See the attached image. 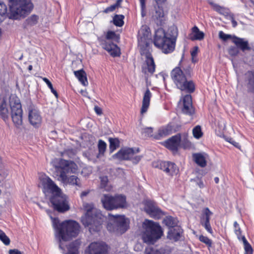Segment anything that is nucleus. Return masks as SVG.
<instances>
[{
  "instance_id": "8fccbe9b",
  "label": "nucleus",
  "mask_w": 254,
  "mask_h": 254,
  "mask_svg": "<svg viewBox=\"0 0 254 254\" xmlns=\"http://www.w3.org/2000/svg\"><path fill=\"white\" fill-rule=\"evenodd\" d=\"M234 231L239 240H242L241 231L238 223L235 221L234 223Z\"/></svg>"
},
{
  "instance_id": "1a4fd4ad",
  "label": "nucleus",
  "mask_w": 254,
  "mask_h": 254,
  "mask_svg": "<svg viewBox=\"0 0 254 254\" xmlns=\"http://www.w3.org/2000/svg\"><path fill=\"white\" fill-rule=\"evenodd\" d=\"M101 201L104 208L108 210L124 208L127 206L126 196L123 194H104Z\"/></svg>"
},
{
  "instance_id": "69168bd1",
  "label": "nucleus",
  "mask_w": 254,
  "mask_h": 254,
  "mask_svg": "<svg viewBox=\"0 0 254 254\" xmlns=\"http://www.w3.org/2000/svg\"><path fill=\"white\" fill-rule=\"evenodd\" d=\"M229 142H230L231 144H233L235 146L237 147H239L240 146L239 143L236 142L235 141L232 140V139H230V140H229Z\"/></svg>"
},
{
  "instance_id": "f3484780",
  "label": "nucleus",
  "mask_w": 254,
  "mask_h": 254,
  "mask_svg": "<svg viewBox=\"0 0 254 254\" xmlns=\"http://www.w3.org/2000/svg\"><path fill=\"white\" fill-rule=\"evenodd\" d=\"M155 64L151 54L147 53L146 55L145 63L142 66V71L146 76L151 75L155 71Z\"/></svg>"
},
{
  "instance_id": "e433bc0d",
  "label": "nucleus",
  "mask_w": 254,
  "mask_h": 254,
  "mask_svg": "<svg viewBox=\"0 0 254 254\" xmlns=\"http://www.w3.org/2000/svg\"><path fill=\"white\" fill-rule=\"evenodd\" d=\"M7 7L2 2H0V23H1L6 17Z\"/></svg>"
},
{
  "instance_id": "20e7f679",
  "label": "nucleus",
  "mask_w": 254,
  "mask_h": 254,
  "mask_svg": "<svg viewBox=\"0 0 254 254\" xmlns=\"http://www.w3.org/2000/svg\"><path fill=\"white\" fill-rule=\"evenodd\" d=\"M83 207L86 212L81 218L83 225L89 227L90 232L99 231L105 217L100 210L94 207L92 203H84Z\"/></svg>"
},
{
  "instance_id": "423d86ee",
  "label": "nucleus",
  "mask_w": 254,
  "mask_h": 254,
  "mask_svg": "<svg viewBox=\"0 0 254 254\" xmlns=\"http://www.w3.org/2000/svg\"><path fill=\"white\" fill-rule=\"evenodd\" d=\"M142 227L144 231L142 238L144 243L153 244L162 235L161 226L153 221L146 219L143 223Z\"/></svg>"
},
{
  "instance_id": "3c124183",
  "label": "nucleus",
  "mask_w": 254,
  "mask_h": 254,
  "mask_svg": "<svg viewBox=\"0 0 254 254\" xmlns=\"http://www.w3.org/2000/svg\"><path fill=\"white\" fill-rule=\"evenodd\" d=\"M229 54L232 57L236 56L239 53V49L237 47L231 46L228 50Z\"/></svg>"
},
{
  "instance_id": "a211bd4d",
  "label": "nucleus",
  "mask_w": 254,
  "mask_h": 254,
  "mask_svg": "<svg viewBox=\"0 0 254 254\" xmlns=\"http://www.w3.org/2000/svg\"><path fill=\"white\" fill-rule=\"evenodd\" d=\"M28 110V118L30 124L33 126H38L41 124V117L37 109L33 106H30Z\"/></svg>"
},
{
  "instance_id": "f257e3e1",
  "label": "nucleus",
  "mask_w": 254,
  "mask_h": 254,
  "mask_svg": "<svg viewBox=\"0 0 254 254\" xmlns=\"http://www.w3.org/2000/svg\"><path fill=\"white\" fill-rule=\"evenodd\" d=\"M38 187L42 189L45 195L52 194L50 201L55 210L64 212L69 209L67 196L49 177L45 174H39Z\"/></svg>"
},
{
  "instance_id": "de8ad7c7",
  "label": "nucleus",
  "mask_w": 254,
  "mask_h": 254,
  "mask_svg": "<svg viewBox=\"0 0 254 254\" xmlns=\"http://www.w3.org/2000/svg\"><path fill=\"white\" fill-rule=\"evenodd\" d=\"M43 81L47 84L48 87L51 89V92L55 95L56 98H58V94L56 90H55L53 87L52 83L50 80L46 77L43 78Z\"/></svg>"
},
{
  "instance_id": "ddd939ff",
  "label": "nucleus",
  "mask_w": 254,
  "mask_h": 254,
  "mask_svg": "<svg viewBox=\"0 0 254 254\" xmlns=\"http://www.w3.org/2000/svg\"><path fill=\"white\" fill-rule=\"evenodd\" d=\"M152 166L154 168H159L163 170L167 174L172 176L177 175L179 171L177 165L171 162L155 161L153 162Z\"/></svg>"
},
{
  "instance_id": "7ed1b4c3",
  "label": "nucleus",
  "mask_w": 254,
  "mask_h": 254,
  "mask_svg": "<svg viewBox=\"0 0 254 254\" xmlns=\"http://www.w3.org/2000/svg\"><path fill=\"white\" fill-rule=\"evenodd\" d=\"M56 162L55 168L58 176V180L65 185L81 187L80 180L76 176L67 177L66 175L68 173H75L78 170L77 165L72 161L63 159H57Z\"/></svg>"
},
{
  "instance_id": "c03bdc74",
  "label": "nucleus",
  "mask_w": 254,
  "mask_h": 254,
  "mask_svg": "<svg viewBox=\"0 0 254 254\" xmlns=\"http://www.w3.org/2000/svg\"><path fill=\"white\" fill-rule=\"evenodd\" d=\"M0 240L2 242V243L7 246L10 244V239L9 238L5 235V234L0 229Z\"/></svg>"
},
{
  "instance_id": "bf43d9fd",
  "label": "nucleus",
  "mask_w": 254,
  "mask_h": 254,
  "mask_svg": "<svg viewBox=\"0 0 254 254\" xmlns=\"http://www.w3.org/2000/svg\"><path fill=\"white\" fill-rule=\"evenodd\" d=\"M116 8V6L114 4H113L105 8L103 12L105 13H108L114 11Z\"/></svg>"
},
{
  "instance_id": "473e14b6",
  "label": "nucleus",
  "mask_w": 254,
  "mask_h": 254,
  "mask_svg": "<svg viewBox=\"0 0 254 254\" xmlns=\"http://www.w3.org/2000/svg\"><path fill=\"white\" fill-rule=\"evenodd\" d=\"M192 35L190 37L192 40H201L204 38V33L195 26L192 28Z\"/></svg>"
},
{
  "instance_id": "4d7b16f0",
  "label": "nucleus",
  "mask_w": 254,
  "mask_h": 254,
  "mask_svg": "<svg viewBox=\"0 0 254 254\" xmlns=\"http://www.w3.org/2000/svg\"><path fill=\"white\" fill-rule=\"evenodd\" d=\"M213 9L221 14H225V13H226V9L224 7H222L218 4L214 5Z\"/></svg>"
},
{
  "instance_id": "a18cd8bd",
  "label": "nucleus",
  "mask_w": 254,
  "mask_h": 254,
  "mask_svg": "<svg viewBox=\"0 0 254 254\" xmlns=\"http://www.w3.org/2000/svg\"><path fill=\"white\" fill-rule=\"evenodd\" d=\"M7 171L2 163L1 159L0 158V179H3L6 177Z\"/></svg>"
},
{
  "instance_id": "ea45409f",
  "label": "nucleus",
  "mask_w": 254,
  "mask_h": 254,
  "mask_svg": "<svg viewBox=\"0 0 254 254\" xmlns=\"http://www.w3.org/2000/svg\"><path fill=\"white\" fill-rule=\"evenodd\" d=\"M210 219L200 218V223L208 232L212 234L213 231L210 225Z\"/></svg>"
},
{
  "instance_id": "9b49d317",
  "label": "nucleus",
  "mask_w": 254,
  "mask_h": 254,
  "mask_svg": "<svg viewBox=\"0 0 254 254\" xmlns=\"http://www.w3.org/2000/svg\"><path fill=\"white\" fill-rule=\"evenodd\" d=\"M117 38V35L115 32L109 31L105 36V39H98L102 47L113 57H119L121 55L120 48L116 44L110 41V40H115Z\"/></svg>"
},
{
  "instance_id": "c9c22d12",
  "label": "nucleus",
  "mask_w": 254,
  "mask_h": 254,
  "mask_svg": "<svg viewBox=\"0 0 254 254\" xmlns=\"http://www.w3.org/2000/svg\"><path fill=\"white\" fill-rule=\"evenodd\" d=\"M166 34L170 39L176 42L178 35V28L174 26H171L168 29V32L166 33Z\"/></svg>"
},
{
  "instance_id": "393cba45",
  "label": "nucleus",
  "mask_w": 254,
  "mask_h": 254,
  "mask_svg": "<svg viewBox=\"0 0 254 254\" xmlns=\"http://www.w3.org/2000/svg\"><path fill=\"white\" fill-rule=\"evenodd\" d=\"M153 19L157 24H161L165 20V13L162 6H158L155 7V11L153 15Z\"/></svg>"
},
{
  "instance_id": "4468645a",
  "label": "nucleus",
  "mask_w": 254,
  "mask_h": 254,
  "mask_svg": "<svg viewBox=\"0 0 254 254\" xmlns=\"http://www.w3.org/2000/svg\"><path fill=\"white\" fill-rule=\"evenodd\" d=\"M144 210L150 217L155 219H160L164 215L163 212L158 207L156 204L151 200L144 202Z\"/></svg>"
},
{
  "instance_id": "cd10ccee",
  "label": "nucleus",
  "mask_w": 254,
  "mask_h": 254,
  "mask_svg": "<svg viewBox=\"0 0 254 254\" xmlns=\"http://www.w3.org/2000/svg\"><path fill=\"white\" fill-rule=\"evenodd\" d=\"M163 223L167 226L169 229L174 227L175 228L176 226H179L178 225V219L171 216H166L163 219Z\"/></svg>"
},
{
  "instance_id": "c756f323",
  "label": "nucleus",
  "mask_w": 254,
  "mask_h": 254,
  "mask_svg": "<svg viewBox=\"0 0 254 254\" xmlns=\"http://www.w3.org/2000/svg\"><path fill=\"white\" fill-rule=\"evenodd\" d=\"M74 73L75 76L83 85L86 86L88 85V83L86 77V74L83 70L81 69L74 71Z\"/></svg>"
},
{
  "instance_id": "0eeeda50",
  "label": "nucleus",
  "mask_w": 254,
  "mask_h": 254,
  "mask_svg": "<svg viewBox=\"0 0 254 254\" xmlns=\"http://www.w3.org/2000/svg\"><path fill=\"white\" fill-rule=\"evenodd\" d=\"M171 78L177 88L188 93H192L195 90V85L191 80H188L187 76L180 67H176L171 72Z\"/></svg>"
},
{
  "instance_id": "f704fd0d",
  "label": "nucleus",
  "mask_w": 254,
  "mask_h": 254,
  "mask_svg": "<svg viewBox=\"0 0 254 254\" xmlns=\"http://www.w3.org/2000/svg\"><path fill=\"white\" fill-rule=\"evenodd\" d=\"M109 150L111 153H113L116 149L120 146V141L117 138H109Z\"/></svg>"
},
{
  "instance_id": "e2e57ef3",
  "label": "nucleus",
  "mask_w": 254,
  "mask_h": 254,
  "mask_svg": "<svg viewBox=\"0 0 254 254\" xmlns=\"http://www.w3.org/2000/svg\"><path fill=\"white\" fill-rule=\"evenodd\" d=\"M9 254H23V253L17 249H13L9 251Z\"/></svg>"
},
{
  "instance_id": "5fc2aeb1",
  "label": "nucleus",
  "mask_w": 254,
  "mask_h": 254,
  "mask_svg": "<svg viewBox=\"0 0 254 254\" xmlns=\"http://www.w3.org/2000/svg\"><path fill=\"white\" fill-rule=\"evenodd\" d=\"M199 239L200 241L205 244L208 247H211L212 245V241L207 237L201 235L199 237Z\"/></svg>"
},
{
  "instance_id": "4be33fe9",
  "label": "nucleus",
  "mask_w": 254,
  "mask_h": 254,
  "mask_svg": "<svg viewBox=\"0 0 254 254\" xmlns=\"http://www.w3.org/2000/svg\"><path fill=\"white\" fill-rule=\"evenodd\" d=\"M149 33V29L146 26H142L139 30L138 41L140 46L147 44L146 40Z\"/></svg>"
},
{
  "instance_id": "9d476101",
  "label": "nucleus",
  "mask_w": 254,
  "mask_h": 254,
  "mask_svg": "<svg viewBox=\"0 0 254 254\" xmlns=\"http://www.w3.org/2000/svg\"><path fill=\"white\" fill-rule=\"evenodd\" d=\"M11 109V117L13 123L17 127L22 123V110L19 99L15 94H11L9 98Z\"/></svg>"
},
{
  "instance_id": "13d9d810",
  "label": "nucleus",
  "mask_w": 254,
  "mask_h": 254,
  "mask_svg": "<svg viewBox=\"0 0 254 254\" xmlns=\"http://www.w3.org/2000/svg\"><path fill=\"white\" fill-rule=\"evenodd\" d=\"M100 180L101 187L105 188L108 182V177L107 176H103L100 178Z\"/></svg>"
},
{
  "instance_id": "680f3d73",
  "label": "nucleus",
  "mask_w": 254,
  "mask_h": 254,
  "mask_svg": "<svg viewBox=\"0 0 254 254\" xmlns=\"http://www.w3.org/2000/svg\"><path fill=\"white\" fill-rule=\"evenodd\" d=\"M94 111L95 113L98 115H101L102 114V110L101 108L97 106H95L94 107Z\"/></svg>"
},
{
  "instance_id": "dca6fc26",
  "label": "nucleus",
  "mask_w": 254,
  "mask_h": 254,
  "mask_svg": "<svg viewBox=\"0 0 254 254\" xmlns=\"http://www.w3.org/2000/svg\"><path fill=\"white\" fill-rule=\"evenodd\" d=\"M139 152V148H123L120 149L113 157L119 160H130L133 156Z\"/></svg>"
},
{
  "instance_id": "72a5a7b5",
  "label": "nucleus",
  "mask_w": 254,
  "mask_h": 254,
  "mask_svg": "<svg viewBox=\"0 0 254 254\" xmlns=\"http://www.w3.org/2000/svg\"><path fill=\"white\" fill-rule=\"evenodd\" d=\"M80 244V242L78 241L71 243L67 248V254H78V248Z\"/></svg>"
},
{
  "instance_id": "2f4dec72",
  "label": "nucleus",
  "mask_w": 254,
  "mask_h": 254,
  "mask_svg": "<svg viewBox=\"0 0 254 254\" xmlns=\"http://www.w3.org/2000/svg\"><path fill=\"white\" fill-rule=\"evenodd\" d=\"M9 111L6 107L5 101L3 100L0 105V116L2 119L5 122L9 118Z\"/></svg>"
},
{
  "instance_id": "a19ab883",
  "label": "nucleus",
  "mask_w": 254,
  "mask_h": 254,
  "mask_svg": "<svg viewBox=\"0 0 254 254\" xmlns=\"http://www.w3.org/2000/svg\"><path fill=\"white\" fill-rule=\"evenodd\" d=\"M106 147H107L106 143L104 141H103L101 139H100L99 140L98 143V150H99L98 155H103L106 151Z\"/></svg>"
},
{
  "instance_id": "052dcab7",
  "label": "nucleus",
  "mask_w": 254,
  "mask_h": 254,
  "mask_svg": "<svg viewBox=\"0 0 254 254\" xmlns=\"http://www.w3.org/2000/svg\"><path fill=\"white\" fill-rule=\"evenodd\" d=\"M141 156H137V155H133V158H131V159L132 160V162L133 163L137 164L141 159Z\"/></svg>"
},
{
  "instance_id": "6e6d98bb",
  "label": "nucleus",
  "mask_w": 254,
  "mask_h": 254,
  "mask_svg": "<svg viewBox=\"0 0 254 254\" xmlns=\"http://www.w3.org/2000/svg\"><path fill=\"white\" fill-rule=\"evenodd\" d=\"M145 254H161V251L154 249L153 248H146L145 251Z\"/></svg>"
},
{
  "instance_id": "f8f14e48",
  "label": "nucleus",
  "mask_w": 254,
  "mask_h": 254,
  "mask_svg": "<svg viewBox=\"0 0 254 254\" xmlns=\"http://www.w3.org/2000/svg\"><path fill=\"white\" fill-rule=\"evenodd\" d=\"M113 221L112 224L109 222L107 228L110 232H117L120 234L124 233L128 228L129 221L124 215H110Z\"/></svg>"
},
{
  "instance_id": "79ce46f5",
  "label": "nucleus",
  "mask_w": 254,
  "mask_h": 254,
  "mask_svg": "<svg viewBox=\"0 0 254 254\" xmlns=\"http://www.w3.org/2000/svg\"><path fill=\"white\" fill-rule=\"evenodd\" d=\"M212 214L213 213L210 210V209L208 207H205L202 211L200 218L210 219V217Z\"/></svg>"
},
{
  "instance_id": "338daca9",
  "label": "nucleus",
  "mask_w": 254,
  "mask_h": 254,
  "mask_svg": "<svg viewBox=\"0 0 254 254\" xmlns=\"http://www.w3.org/2000/svg\"><path fill=\"white\" fill-rule=\"evenodd\" d=\"M89 193V191H82L80 194V197L83 198V197L86 196Z\"/></svg>"
},
{
  "instance_id": "0e129e2a",
  "label": "nucleus",
  "mask_w": 254,
  "mask_h": 254,
  "mask_svg": "<svg viewBox=\"0 0 254 254\" xmlns=\"http://www.w3.org/2000/svg\"><path fill=\"white\" fill-rule=\"evenodd\" d=\"M198 48L197 47H195L194 50L191 52V55L192 57H194L196 56L197 53Z\"/></svg>"
},
{
  "instance_id": "b1692460",
  "label": "nucleus",
  "mask_w": 254,
  "mask_h": 254,
  "mask_svg": "<svg viewBox=\"0 0 254 254\" xmlns=\"http://www.w3.org/2000/svg\"><path fill=\"white\" fill-rule=\"evenodd\" d=\"M233 42L236 45L238 49H240L243 52L251 50L248 41L244 39L233 36Z\"/></svg>"
},
{
  "instance_id": "09e8293b",
  "label": "nucleus",
  "mask_w": 254,
  "mask_h": 254,
  "mask_svg": "<svg viewBox=\"0 0 254 254\" xmlns=\"http://www.w3.org/2000/svg\"><path fill=\"white\" fill-rule=\"evenodd\" d=\"M141 132L145 137L151 136L153 132V128L152 127L142 128Z\"/></svg>"
},
{
  "instance_id": "c85d7f7f",
  "label": "nucleus",
  "mask_w": 254,
  "mask_h": 254,
  "mask_svg": "<svg viewBox=\"0 0 254 254\" xmlns=\"http://www.w3.org/2000/svg\"><path fill=\"white\" fill-rule=\"evenodd\" d=\"M246 75L248 81V90L251 92H254V70L248 71Z\"/></svg>"
},
{
  "instance_id": "603ef678",
  "label": "nucleus",
  "mask_w": 254,
  "mask_h": 254,
  "mask_svg": "<svg viewBox=\"0 0 254 254\" xmlns=\"http://www.w3.org/2000/svg\"><path fill=\"white\" fill-rule=\"evenodd\" d=\"M219 37L220 39L224 41H226L228 39L232 38L233 39V37L232 35L230 34H225L222 31H220L219 32Z\"/></svg>"
},
{
  "instance_id": "f03ea898",
  "label": "nucleus",
  "mask_w": 254,
  "mask_h": 254,
  "mask_svg": "<svg viewBox=\"0 0 254 254\" xmlns=\"http://www.w3.org/2000/svg\"><path fill=\"white\" fill-rule=\"evenodd\" d=\"M52 225L55 230V235L59 241V248L63 249L62 241H67L76 237L80 230L79 224L75 221L66 220L60 222L57 218L51 216Z\"/></svg>"
},
{
  "instance_id": "58836bf2",
  "label": "nucleus",
  "mask_w": 254,
  "mask_h": 254,
  "mask_svg": "<svg viewBox=\"0 0 254 254\" xmlns=\"http://www.w3.org/2000/svg\"><path fill=\"white\" fill-rule=\"evenodd\" d=\"M124 16L123 15H116L113 18L114 24L118 27H122L124 25Z\"/></svg>"
},
{
  "instance_id": "aec40b11",
  "label": "nucleus",
  "mask_w": 254,
  "mask_h": 254,
  "mask_svg": "<svg viewBox=\"0 0 254 254\" xmlns=\"http://www.w3.org/2000/svg\"><path fill=\"white\" fill-rule=\"evenodd\" d=\"M183 230L180 226L170 228L168 232L167 238L172 241L177 242L181 239Z\"/></svg>"
},
{
  "instance_id": "6ab92c4d",
  "label": "nucleus",
  "mask_w": 254,
  "mask_h": 254,
  "mask_svg": "<svg viewBox=\"0 0 254 254\" xmlns=\"http://www.w3.org/2000/svg\"><path fill=\"white\" fill-rule=\"evenodd\" d=\"M182 111L184 114L188 115L194 114V110L192 105L191 95H186L183 97Z\"/></svg>"
},
{
  "instance_id": "864d4df0",
  "label": "nucleus",
  "mask_w": 254,
  "mask_h": 254,
  "mask_svg": "<svg viewBox=\"0 0 254 254\" xmlns=\"http://www.w3.org/2000/svg\"><path fill=\"white\" fill-rule=\"evenodd\" d=\"M140 7H141V14L142 17H144L146 15V0H139Z\"/></svg>"
},
{
  "instance_id": "5701e85b",
  "label": "nucleus",
  "mask_w": 254,
  "mask_h": 254,
  "mask_svg": "<svg viewBox=\"0 0 254 254\" xmlns=\"http://www.w3.org/2000/svg\"><path fill=\"white\" fill-rule=\"evenodd\" d=\"M151 97L152 94L149 89L147 88L145 91L143 97L142 107L140 111L141 114H143L147 112L150 105V101Z\"/></svg>"
},
{
  "instance_id": "37998d69",
  "label": "nucleus",
  "mask_w": 254,
  "mask_h": 254,
  "mask_svg": "<svg viewBox=\"0 0 254 254\" xmlns=\"http://www.w3.org/2000/svg\"><path fill=\"white\" fill-rule=\"evenodd\" d=\"M192 133L193 136L197 139L200 138L202 135L200 126H197L192 129Z\"/></svg>"
},
{
  "instance_id": "49530a36",
  "label": "nucleus",
  "mask_w": 254,
  "mask_h": 254,
  "mask_svg": "<svg viewBox=\"0 0 254 254\" xmlns=\"http://www.w3.org/2000/svg\"><path fill=\"white\" fill-rule=\"evenodd\" d=\"M179 67H180L182 70L185 72L184 73L187 76H190L192 69L190 65L185 66L184 65L182 66L180 64Z\"/></svg>"
},
{
  "instance_id": "2eb2a0df",
  "label": "nucleus",
  "mask_w": 254,
  "mask_h": 254,
  "mask_svg": "<svg viewBox=\"0 0 254 254\" xmlns=\"http://www.w3.org/2000/svg\"><path fill=\"white\" fill-rule=\"evenodd\" d=\"M108 247L104 243H91L85 251V254H107Z\"/></svg>"
},
{
  "instance_id": "7c9ffc66",
  "label": "nucleus",
  "mask_w": 254,
  "mask_h": 254,
  "mask_svg": "<svg viewBox=\"0 0 254 254\" xmlns=\"http://www.w3.org/2000/svg\"><path fill=\"white\" fill-rule=\"evenodd\" d=\"M172 128L170 126L163 127L160 128L158 131V134L155 136L156 139H160L172 133Z\"/></svg>"
},
{
  "instance_id": "a878e982",
  "label": "nucleus",
  "mask_w": 254,
  "mask_h": 254,
  "mask_svg": "<svg viewBox=\"0 0 254 254\" xmlns=\"http://www.w3.org/2000/svg\"><path fill=\"white\" fill-rule=\"evenodd\" d=\"M207 157L206 154L195 153L193 154V158L195 162L201 167L206 166Z\"/></svg>"
},
{
  "instance_id": "4c0bfd02",
  "label": "nucleus",
  "mask_w": 254,
  "mask_h": 254,
  "mask_svg": "<svg viewBox=\"0 0 254 254\" xmlns=\"http://www.w3.org/2000/svg\"><path fill=\"white\" fill-rule=\"evenodd\" d=\"M242 241H243L244 249H245V254H252L253 249L250 244L246 240L245 236L242 237Z\"/></svg>"
},
{
  "instance_id": "bb28decb",
  "label": "nucleus",
  "mask_w": 254,
  "mask_h": 254,
  "mask_svg": "<svg viewBox=\"0 0 254 254\" xmlns=\"http://www.w3.org/2000/svg\"><path fill=\"white\" fill-rule=\"evenodd\" d=\"M39 20V16L36 14H32L26 19L23 26L25 28L31 27L36 25Z\"/></svg>"
},
{
  "instance_id": "39448f33",
  "label": "nucleus",
  "mask_w": 254,
  "mask_h": 254,
  "mask_svg": "<svg viewBox=\"0 0 254 254\" xmlns=\"http://www.w3.org/2000/svg\"><path fill=\"white\" fill-rule=\"evenodd\" d=\"M10 2L9 18L19 19L28 15L33 9L31 0H8Z\"/></svg>"
},
{
  "instance_id": "6e6552de",
  "label": "nucleus",
  "mask_w": 254,
  "mask_h": 254,
  "mask_svg": "<svg viewBox=\"0 0 254 254\" xmlns=\"http://www.w3.org/2000/svg\"><path fill=\"white\" fill-rule=\"evenodd\" d=\"M153 42L156 47L166 54L171 53L175 50L176 43L166 35L162 28H159L155 31Z\"/></svg>"
},
{
  "instance_id": "774afa93",
  "label": "nucleus",
  "mask_w": 254,
  "mask_h": 254,
  "mask_svg": "<svg viewBox=\"0 0 254 254\" xmlns=\"http://www.w3.org/2000/svg\"><path fill=\"white\" fill-rule=\"evenodd\" d=\"M197 184L200 188H202L204 186L203 183L201 180H199Z\"/></svg>"
},
{
  "instance_id": "412c9836",
  "label": "nucleus",
  "mask_w": 254,
  "mask_h": 254,
  "mask_svg": "<svg viewBox=\"0 0 254 254\" xmlns=\"http://www.w3.org/2000/svg\"><path fill=\"white\" fill-rule=\"evenodd\" d=\"M181 136L180 135L173 136L165 142V146L172 150H177L180 143Z\"/></svg>"
}]
</instances>
